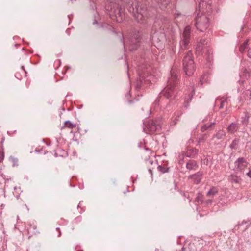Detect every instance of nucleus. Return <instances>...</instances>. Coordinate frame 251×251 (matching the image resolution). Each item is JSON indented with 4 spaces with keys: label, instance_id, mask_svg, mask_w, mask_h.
I'll return each mask as SVG.
<instances>
[{
    "label": "nucleus",
    "instance_id": "7ed1b4c3",
    "mask_svg": "<svg viewBox=\"0 0 251 251\" xmlns=\"http://www.w3.org/2000/svg\"><path fill=\"white\" fill-rule=\"evenodd\" d=\"M182 62L183 70L186 75L188 76H191L195 71V66L191 51H188Z\"/></svg>",
    "mask_w": 251,
    "mask_h": 251
},
{
    "label": "nucleus",
    "instance_id": "412c9836",
    "mask_svg": "<svg viewBox=\"0 0 251 251\" xmlns=\"http://www.w3.org/2000/svg\"><path fill=\"white\" fill-rule=\"evenodd\" d=\"M226 135L225 132L222 130H219L217 133L214 135L213 138H216L217 139H221Z\"/></svg>",
    "mask_w": 251,
    "mask_h": 251
},
{
    "label": "nucleus",
    "instance_id": "9d476101",
    "mask_svg": "<svg viewBox=\"0 0 251 251\" xmlns=\"http://www.w3.org/2000/svg\"><path fill=\"white\" fill-rule=\"evenodd\" d=\"M165 38V34L161 32L155 31L151 33L150 36V40L152 44H158L162 42Z\"/></svg>",
    "mask_w": 251,
    "mask_h": 251
},
{
    "label": "nucleus",
    "instance_id": "dca6fc26",
    "mask_svg": "<svg viewBox=\"0 0 251 251\" xmlns=\"http://www.w3.org/2000/svg\"><path fill=\"white\" fill-rule=\"evenodd\" d=\"M238 124L232 122L227 127V131L231 134H234L238 129Z\"/></svg>",
    "mask_w": 251,
    "mask_h": 251
},
{
    "label": "nucleus",
    "instance_id": "bb28decb",
    "mask_svg": "<svg viewBox=\"0 0 251 251\" xmlns=\"http://www.w3.org/2000/svg\"><path fill=\"white\" fill-rule=\"evenodd\" d=\"M214 124H215L214 123H212L210 124H206L203 125L201 128V131L204 132V131H206L209 128H210L212 125H214Z\"/></svg>",
    "mask_w": 251,
    "mask_h": 251
},
{
    "label": "nucleus",
    "instance_id": "cd10ccee",
    "mask_svg": "<svg viewBox=\"0 0 251 251\" xmlns=\"http://www.w3.org/2000/svg\"><path fill=\"white\" fill-rule=\"evenodd\" d=\"M248 223V221H245V220H243V221H242V222L241 223L240 222H239V223L235 226L234 229L238 230L240 226H242L244 224H247Z\"/></svg>",
    "mask_w": 251,
    "mask_h": 251
},
{
    "label": "nucleus",
    "instance_id": "a18cd8bd",
    "mask_svg": "<svg viewBox=\"0 0 251 251\" xmlns=\"http://www.w3.org/2000/svg\"><path fill=\"white\" fill-rule=\"evenodd\" d=\"M212 201H212V200H211V199H209V200H208L207 201V202H207V203H212Z\"/></svg>",
    "mask_w": 251,
    "mask_h": 251
},
{
    "label": "nucleus",
    "instance_id": "a19ab883",
    "mask_svg": "<svg viewBox=\"0 0 251 251\" xmlns=\"http://www.w3.org/2000/svg\"><path fill=\"white\" fill-rule=\"evenodd\" d=\"M204 141V137H202V138H200V139H199V140H198V143H201V142H202V141Z\"/></svg>",
    "mask_w": 251,
    "mask_h": 251
},
{
    "label": "nucleus",
    "instance_id": "393cba45",
    "mask_svg": "<svg viewBox=\"0 0 251 251\" xmlns=\"http://www.w3.org/2000/svg\"><path fill=\"white\" fill-rule=\"evenodd\" d=\"M195 50L196 53L199 54L202 52V51L203 50V46L198 43L196 46Z\"/></svg>",
    "mask_w": 251,
    "mask_h": 251
},
{
    "label": "nucleus",
    "instance_id": "4468645a",
    "mask_svg": "<svg viewBox=\"0 0 251 251\" xmlns=\"http://www.w3.org/2000/svg\"><path fill=\"white\" fill-rule=\"evenodd\" d=\"M202 175L203 173L199 171L194 174L189 176L188 178L192 179L195 184H198L201 182Z\"/></svg>",
    "mask_w": 251,
    "mask_h": 251
},
{
    "label": "nucleus",
    "instance_id": "09e8293b",
    "mask_svg": "<svg viewBox=\"0 0 251 251\" xmlns=\"http://www.w3.org/2000/svg\"><path fill=\"white\" fill-rule=\"evenodd\" d=\"M181 251H186V248L185 247H183L182 249H181Z\"/></svg>",
    "mask_w": 251,
    "mask_h": 251
},
{
    "label": "nucleus",
    "instance_id": "5701e85b",
    "mask_svg": "<svg viewBox=\"0 0 251 251\" xmlns=\"http://www.w3.org/2000/svg\"><path fill=\"white\" fill-rule=\"evenodd\" d=\"M156 2L159 4L161 5L162 6L166 7L170 3V0H155Z\"/></svg>",
    "mask_w": 251,
    "mask_h": 251
},
{
    "label": "nucleus",
    "instance_id": "864d4df0",
    "mask_svg": "<svg viewBox=\"0 0 251 251\" xmlns=\"http://www.w3.org/2000/svg\"><path fill=\"white\" fill-rule=\"evenodd\" d=\"M22 68L24 70V66H22Z\"/></svg>",
    "mask_w": 251,
    "mask_h": 251
},
{
    "label": "nucleus",
    "instance_id": "aec40b11",
    "mask_svg": "<svg viewBox=\"0 0 251 251\" xmlns=\"http://www.w3.org/2000/svg\"><path fill=\"white\" fill-rule=\"evenodd\" d=\"M249 116L247 113H245L244 116L241 117V122L242 124L245 126H246L249 123Z\"/></svg>",
    "mask_w": 251,
    "mask_h": 251
},
{
    "label": "nucleus",
    "instance_id": "e433bc0d",
    "mask_svg": "<svg viewBox=\"0 0 251 251\" xmlns=\"http://www.w3.org/2000/svg\"><path fill=\"white\" fill-rule=\"evenodd\" d=\"M147 162H149L150 164H153V163H155L153 160H151L149 159H146Z\"/></svg>",
    "mask_w": 251,
    "mask_h": 251
},
{
    "label": "nucleus",
    "instance_id": "37998d69",
    "mask_svg": "<svg viewBox=\"0 0 251 251\" xmlns=\"http://www.w3.org/2000/svg\"><path fill=\"white\" fill-rule=\"evenodd\" d=\"M248 42V40H246V41L244 42L243 45L245 47V48H247V45Z\"/></svg>",
    "mask_w": 251,
    "mask_h": 251
},
{
    "label": "nucleus",
    "instance_id": "a878e982",
    "mask_svg": "<svg viewBox=\"0 0 251 251\" xmlns=\"http://www.w3.org/2000/svg\"><path fill=\"white\" fill-rule=\"evenodd\" d=\"M169 168L165 167L164 166H162L161 165H159L157 167V169L159 171L162 173H165L169 172Z\"/></svg>",
    "mask_w": 251,
    "mask_h": 251
},
{
    "label": "nucleus",
    "instance_id": "f8f14e48",
    "mask_svg": "<svg viewBox=\"0 0 251 251\" xmlns=\"http://www.w3.org/2000/svg\"><path fill=\"white\" fill-rule=\"evenodd\" d=\"M155 23L158 24L160 27H162L163 29L169 25L170 20L167 17L160 15L156 17Z\"/></svg>",
    "mask_w": 251,
    "mask_h": 251
},
{
    "label": "nucleus",
    "instance_id": "3c124183",
    "mask_svg": "<svg viewBox=\"0 0 251 251\" xmlns=\"http://www.w3.org/2000/svg\"><path fill=\"white\" fill-rule=\"evenodd\" d=\"M158 99H159V98H158L155 100V102H156V103L158 102L159 101V100H158Z\"/></svg>",
    "mask_w": 251,
    "mask_h": 251
},
{
    "label": "nucleus",
    "instance_id": "39448f33",
    "mask_svg": "<svg viewBox=\"0 0 251 251\" xmlns=\"http://www.w3.org/2000/svg\"><path fill=\"white\" fill-rule=\"evenodd\" d=\"M141 35L142 33L140 31L136 29L132 30L128 43L130 51L135 50L138 47Z\"/></svg>",
    "mask_w": 251,
    "mask_h": 251
},
{
    "label": "nucleus",
    "instance_id": "603ef678",
    "mask_svg": "<svg viewBox=\"0 0 251 251\" xmlns=\"http://www.w3.org/2000/svg\"><path fill=\"white\" fill-rule=\"evenodd\" d=\"M70 0L73 2V1H75L76 0Z\"/></svg>",
    "mask_w": 251,
    "mask_h": 251
},
{
    "label": "nucleus",
    "instance_id": "4c0bfd02",
    "mask_svg": "<svg viewBox=\"0 0 251 251\" xmlns=\"http://www.w3.org/2000/svg\"><path fill=\"white\" fill-rule=\"evenodd\" d=\"M225 102V101L224 100H222L221 101V104H220V107L219 108L220 109H222L223 108V106H224V103Z\"/></svg>",
    "mask_w": 251,
    "mask_h": 251
},
{
    "label": "nucleus",
    "instance_id": "0eeeda50",
    "mask_svg": "<svg viewBox=\"0 0 251 251\" xmlns=\"http://www.w3.org/2000/svg\"><path fill=\"white\" fill-rule=\"evenodd\" d=\"M191 27L190 26H186L182 33L181 40L180 41V51H182L187 48L190 43Z\"/></svg>",
    "mask_w": 251,
    "mask_h": 251
},
{
    "label": "nucleus",
    "instance_id": "f3484780",
    "mask_svg": "<svg viewBox=\"0 0 251 251\" xmlns=\"http://www.w3.org/2000/svg\"><path fill=\"white\" fill-rule=\"evenodd\" d=\"M186 167L189 170H194L198 167L197 162L194 160H189L186 163Z\"/></svg>",
    "mask_w": 251,
    "mask_h": 251
},
{
    "label": "nucleus",
    "instance_id": "79ce46f5",
    "mask_svg": "<svg viewBox=\"0 0 251 251\" xmlns=\"http://www.w3.org/2000/svg\"><path fill=\"white\" fill-rule=\"evenodd\" d=\"M245 47L243 46V45H242L240 48V50L241 51H242L244 50V49H245Z\"/></svg>",
    "mask_w": 251,
    "mask_h": 251
},
{
    "label": "nucleus",
    "instance_id": "2f4dec72",
    "mask_svg": "<svg viewBox=\"0 0 251 251\" xmlns=\"http://www.w3.org/2000/svg\"><path fill=\"white\" fill-rule=\"evenodd\" d=\"M244 95L248 97L249 99H251L250 96H251V91L250 90H246L244 92Z\"/></svg>",
    "mask_w": 251,
    "mask_h": 251
},
{
    "label": "nucleus",
    "instance_id": "c9c22d12",
    "mask_svg": "<svg viewBox=\"0 0 251 251\" xmlns=\"http://www.w3.org/2000/svg\"><path fill=\"white\" fill-rule=\"evenodd\" d=\"M248 56L251 58V48H249L248 50Z\"/></svg>",
    "mask_w": 251,
    "mask_h": 251
},
{
    "label": "nucleus",
    "instance_id": "423d86ee",
    "mask_svg": "<svg viewBox=\"0 0 251 251\" xmlns=\"http://www.w3.org/2000/svg\"><path fill=\"white\" fill-rule=\"evenodd\" d=\"M211 0H201L199 3L198 13L200 15L206 14L209 15L212 11Z\"/></svg>",
    "mask_w": 251,
    "mask_h": 251
},
{
    "label": "nucleus",
    "instance_id": "8fccbe9b",
    "mask_svg": "<svg viewBox=\"0 0 251 251\" xmlns=\"http://www.w3.org/2000/svg\"><path fill=\"white\" fill-rule=\"evenodd\" d=\"M13 162H14V165H15V161H17V160L14 158L13 159Z\"/></svg>",
    "mask_w": 251,
    "mask_h": 251
},
{
    "label": "nucleus",
    "instance_id": "20e7f679",
    "mask_svg": "<svg viewBox=\"0 0 251 251\" xmlns=\"http://www.w3.org/2000/svg\"><path fill=\"white\" fill-rule=\"evenodd\" d=\"M195 25L196 28L201 32L205 31L209 26V19L207 15L197 14L195 18Z\"/></svg>",
    "mask_w": 251,
    "mask_h": 251
},
{
    "label": "nucleus",
    "instance_id": "f03ea898",
    "mask_svg": "<svg viewBox=\"0 0 251 251\" xmlns=\"http://www.w3.org/2000/svg\"><path fill=\"white\" fill-rule=\"evenodd\" d=\"M177 77L176 74L171 72V76L169 77L167 86L159 93V98L164 96L171 100L175 99L177 93Z\"/></svg>",
    "mask_w": 251,
    "mask_h": 251
},
{
    "label": "nucleus",
    "instance_id": "5fc2aeb1",
    "mask_svg": "<svg viewBox=\"0 0 251 251\" xmlns=\"http://www.w3.org/2000/svg\"><path fill=\"white\" fill-rule=\"evenodd\" d=\"M191 243H190V244H189V246H191Z\"/></svg>",
    "mask_w": 251,
    "mask_h": 251
},
{
    "label": "nucleus",
    "instance_id": "b1692460",
    "mask_svg": "<svg viewBox=\"0 0 251 251\" xmlns=\"http://www.w3.org/2000/svg\"><path fill=\"white\" fill-rule=\"evenodd\" d=\"M64 124L66 127L70 129H72L76 126L75 124H73L71 123V121L69 120L66 121L64 123Z\"/></svg>",
    "mask_w": 251,
    "mask_h": 251
},
{
    "label": "nucleus",
    "instance_id": "c03bdc74",
    "mask_svg": "<svg viewBox=\"0 0 251 251\" xmlns=\"http://www.w3.org/2000/svg\"><path fill=\"white\" fill-rule=\"evenodd\" d=\"M250 224H251V222L246 226V228L243 230V231H245L248 228Z\"/></svg>",
    "mask_w": 251,
    "mask_h": 251
},
{
    "label": "nucleus",
    "instance_id": "ea45409f",
    "mask_svg": "<svg viewBox=\"0 0 251 251\" xmlns=\"http://www.w3.org/2000/svg\"><path fill=\"white\" fill-rule=\"evenodd\" d=\"M4 140V139H3L0 142L1 148L2 150H3V144Z\"/></svg>",
    "mask_w": 251,
    "mask_h": 251
},
{
    "label": "nucleus",
    "instance_id": "9b49d317",
    "mask_svg": "<svg viewBox=\"0 0 251 251\" xmlns=\"http://www.w3.org/2000/svg\"><path fill=\"white\" fill-rule=\"evenodd\" d=\"M145 125L151 133H154L161 128L160 125L152 120H149L147 123Z\"/></svg>",
    "mask_w": 251,
    "mask_h": 251
},
{
    "label": "nucleus",
    "instance_id": "a211bd4d",
    "mask_svg": "<svg viewBox=\"0 0 251 251\" xmlns=\"http://www.w3.org/2000/svg\"><path fill=\"white\" fill-rule=\"evenodd\" d=\"M240 76L242 79H248L250 77V73L247 71L246 69L244 70L240 74Z\"/></svg>",
    "mask_w": 251,
    "mask_h": 251
},
{
    "label": "nucleus",
    "instance_id": "7c9ffc66",
    "mask_svg": "<svg viewBox=\"0 0 251 251\" xmlns=\"http://www.w3.org/2000/svg\"><path fill=\"white\" fill-rule=\"evenodd\" d=\"M207 43H208V41L206 39H201L200 40L199 43L203 46L204 45H207Z\"/></svg>",
    "mask_w": 251,
    "mask_h": 251
},
{
    "label": "nucleus",
    "instance_id": "de8ad7c7",
    "mask_svg": "<svg viewBox=\"0 0 251 251\" xmlns=\"http://www.w3.org/2000/svg\"><path fill=\"white\" fill-rule=\"evenodd\" d=\"M148 170H149V172H150V173L151 175H152V170H151L150 168H149Z\"/></svg>",
    "mask_w": 251,
    "mask_h": 251
},
{
    "label": "nucleus",
    "instance_id": "2eb2a0df",
    "mask_svg": "<svg viewBox=\"0 0 251 251\" xmlns=\"http://www.w3.org/2000/svg\"><path fill=\"white\" fill-rule=\"evenodd\" d=\"M198 153V150L196 148H192L188 150L186 152L182 154V160L184 159V156L189 158H195Z\"/></svg>",
    "mask_w": 251,
    "mask_h": 251
},
{
    "label": "nucleus",
    "instance_id": "c85d7f7f",
    "mask_svg": "<svg viewBox=\"0 0 251 251\" xmlns=\"http://www.w3.org/2000/svg\"><path fill=\"white\" fill-rule=\"evenodd\" d=\"M202 197V195L200 192L198 193L197 197L195 199V201L197 202L201 201V199Z\"/></svg>",
    "mask_w": 251,
    "mask_h": 251
},
{
    "label": "nucleus",
    "instance_id": "6ab92c4d",
    "mask_svg": "<svg viewBox=\"0 0 251 251\" xmlns=\"http://www.w3.org/2000/svg\"><path fill=\"white\" fill-rule=\"evenodd\" d=\"M218 192V188L215 187H212L207 193V196L213 197Z\"/></svg>",
    "mask_w": 251,
    "mask_h": 251
},
{
    "label": "nucleus",
    "instance_id": "f257e3e1",
    "mask_svg": "<svg viewBox=\"0 0 251 251\" xmlns=\"http://www.w3.org/2000/svg\"><path fill=\"white\" fill-rule=\"evenodd\" d=\"M124 4L138 23L143 25L147 23V7L145 4L136 0H107L105 9L112 20L119 23L123 21L125 9L122 6Z\"/></svg>",
    "mask_w": 251,
    "mask_h": 251
},
{
    "label": "nucleus",
    "instance_id": "ddd939ff",
    "mask_svg": "<svg viewBox=\"0 0 251 251\" xmlns=\"http://www.w3.org/2000/svg\"><path fill=\"white\" fill-rule=\"evenodd\" d=\"M241 176L239 175V174L234 172L229 176L228 180L232 184L239 185L242 181Z\"/></svg>",
    "mask_w": 251,
    "mask_h": 251
},
{
    "label": "nucleus",
    "instance_id": "4be33fe9",
    "mask_svg": "<svg viewBox=\"0 0 251 251\" xmlns=\"http://www.w3.org/2000/svg\"><path fill=\"white\" fill-rule=\"evenodd\" d=\"M239 140L238 139H235L233 140L230 145L229 147L232 150H236L237 146L239 143Z\"/></svg>",
    "mask_w": 251,
    "mask_h": 251
},
{
    "label": "nucleus",
    "instance_id": "49530a36",
    "mask_svg": "<svg viewBox=\"0 0 251 251\" xmlns=\"http://www.w3.org/2000/svg\"><path fill=\"white\" fill-rule=\"evenodd\" d=\"M56 229H57V230H59V234H58V237H60V235H61V231H60V229H59V228H56Z\"/></svg>",
    "mask_w": 251,
    "mask_h": 251
},
{
    "label": "nucleus",
    "instance_id": "58836bf2",
    "mask_svg": "<svg viewBox=\"0 0 251 251\" xmlns=\"http://www.w3.org/2000/svg\"><path fill=\"white\" fill-rule=\"evenodd\" d=\"M247 175L248 176L251 178V168L249 171L248 173H247Z\"/></svg>",
    "mask_w": 251,
    "mask_h": 251
},
{
    "label": "nucleus",
    "instance_id": "473e14b6",
    "mask_svg": "<svg viewBox=\"0 0 251 251\" xmlns=\"http://www.w3.org/2000/svg\"><path fill=\"white\" fill-rule=\"evenodd\" d=\"M170 190H172L173 189H174V190H176V187H177V185L176 184V183H173V184H172L170 186Z\"/></svg>",
    "mask_w": 251,
    "mask_h": 251
},
{
    "label": "nucleus",
    "instance_id": "6e6552de",
    "mask_svg": "<svg viewBox=\"0 0 251 251\" xmlns=\"http://www.w3.org/2000/svg\"><path fill=\"white\" fill-rule=\"evenodd\" d=\"M235 167L233 169L235 173L239 175L244 174V170L247 167L248 163L243 157H239L235 161Z\"/></svg>",
    "mask_w": 251,
    "mask_h": 251
},
{
    "label": "nucleus",
    "instance_id": "c756f323",
    "mask_svg": "<svg viewBox=\"0 0 251 251\" xmlns=\"http://www.w3.org/2000/svg\"><path fill=\"white\" fill-rule=\"evenodd\" d=\"M189 99H188V100L186 101V102H185L186 103H187V104H185V106H185V107H186V108H187V107H188V103H189V102H190V101H191V100H192V97H193L192 95V94H189Z\"/></svg>",
    "mask_w": 251,
    "mask_h": 251
},
{
    "label": "nucleus",
    "instance_id": "1a4fd4ad",
    "mask_svg": "<svg viewBox=\"0 0 251 251\" xmlns=\"http://www.w3.org/2000/svg\"><path fill=\"white\" fill-rule=\"evenodd\" d=\"M93 24L98 25V28H101L103 29V32L105 34H117V32L115 30L114 27L107 24V23H101L100 25L98 24V21L94 19L93 22Z\"/></svg>",
    "mask_w": 251,
    "mask_h": 251
},
{
    "label": "nucleus",
    "instance_id": "72a5a7b5",
    "mask_svg": "<svg viewBox=\"0 0 251 251\" xmlns=\"http://www.w3.org/2000/svg\"><path fill=\"white\" fill-rule=\"evenodd\" d=\"M4 153L0 151V162H1L4 158Z\"/></svg>",
    "mask_w": 251,
    "mask_h": 251
},
{
    "label": "nucleus",
    "instance_id": "f704fd0d",
    "mask_svg": "<svg viewBox=\"0 0 251 251\" xmlns=\"http://www.w3.org/2000/svg\"><path fill=\"white\" fill-rule=\"evenodd\" d=\"M183 195L184 197H186L187 199H188L189 202H190L191 201V199L190 198L189 195H187L185 193H183Z\"/></svg>",
    "mask_w": 251,
    "mask_h": 251
}]
</instances>
